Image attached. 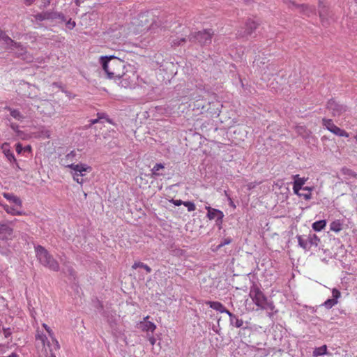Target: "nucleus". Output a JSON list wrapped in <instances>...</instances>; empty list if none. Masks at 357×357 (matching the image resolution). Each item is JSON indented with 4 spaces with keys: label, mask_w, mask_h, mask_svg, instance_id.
Returning a JSON list of instances; mask_svg holds the SVG:
<instances>
[{
    "label": "nucleus",
    "mask_w": 357,
    "mask_h": 357,
    "mask_svg": "<svg viewBox=\"0 0 357 357\" xmlns=\"http://www.w3.org/2000/svg\"><path fill=\"white\" fill-rule=\"evenodd\" d=\"M99 63L107 75V78L114 79L119 77L121 70L125 68L123 61L114 56H101Z\"/></svg>",
    "instance_id": "1"
},
{
    "label": "nucleus",
    "mask_w": 357,
    "mask_h": 357,
    "mask_svg": "<svg viewBox=\"0 0 357 357\" xmlns=\"http://www.w3.org/2000/svg\"><path fill=\"white\" fill-rule=\"evenodd\" d=\"M249 296L259 309L267 311L271 316L275 309V305L271 301L267 298L257 284H253L251 286Z\"/></svg>",
    "instance_id": "2"
},
{
    "label": "nucleus",
    "mask_w": 357,
    "mask_h": 357,
    "mask_svg": "<svg viewBox=\"0 0 357 357\" xmlns=\"http://www.w3.org/2000/svg\"><path fill=\"white\" fill-rule=\"evenodd\" d=\"M40 108H42V109L39 112L47 116H51L54 114L52 104L47 101L42 102L40 106L33 105V103L26 102L20 107L21 112H22V115L24 116L25 120L31 119L33 117L35 109H38Z\"/></svg>",
    "instance_id": "3"
},
{
    "label": "nucleus",
    "mask_w": 357,
    "mask_h": 357,
    "mask_svg": "<svg viewBox=\"0 0 357 357\" xmlns=\"http://www.w3.org/2000/svg\"><path fill=\"white\" fill-rule=\"evenodd\" d=\"M34 249L36 258L41 265L53 271L59 270L58 261L44 247L38 245Z\"/></svg>",
    "instance_id": "4"
},
{
    "label": "nucleus",
    "mask_w": 357,
    "mask_h": 357,
    "mask_svg": "<svg viewBox=\"0 0 357 357\" xmlns=\"http://www.w3.org/2000/svg\"><path fill=\"white\" fill-rule=\"evenodd\" d=\"M123 69L125 71L121 72L119 77L116 79V82L119 81L118 84L122 87H132L135 84L138 75L132 66H125Z\"/></svg>",
    "instance_id": "5"
},
{
    "label": "nucleus",
    "mask_w": 357,
    "mask_h": 357,
    "mask_svg": "<svg viewBox=\"0 0 357 357\" xmlns=\"http://www.w3.org/2000/svg\"><path fill=\"white\" fill-rule=\"evenodd\" d=\"M3 40L6 48L10 52L15 54L18 57H22L23 59H26L24 57L26 54V48L20 43L15 42L9 36H8L3 31L0 29V40Z\"/></svg>",
    "instance_id": "6"
},
{
    "label": "nucleus",
    "mask_w": 357,
    "mask_h": 357,
    "mask_svg": "<svg viewBox=\"0 0 357 357\" xmlns=\"http://www.w3.org/2000/svg\"><path fill=\"white\" fill-rule=\"evenodd\" d=\"M305 182L306 179L305 178H301L298 175H295L293 190L296 195L303 197L305 200H309L311 199L312 188L307 186L303 187Z\"/></svg>",
    "instance_id": "7"
},
{
    "label": "nucleus",
    "mask_w": 357,
    "mask_h": 357,
    "mask_svg": "<svg viewBox=\"0 0 357 357\" xmlns=\"http://www.w3.org/2000/svg\"><path fill=\"white\" fill-rule=\"evenodd\" d=\"M70 169V174L73 178V180L77 183L82 185L84 179L82 177L86 175V173L91 171V167L84 163H78L73 166Z\"/></svg>",
    "instance_id": "8"
},
{
    "label": "nucleus",
    "mask_w": 357,
    "mask_h": 357,
    "mask_svg": "<svg viewBox=\"0 0 357 357\" xmlns=\"http://www.w3.org/2000/svg\"><path fill=\"white\" fill-rule=\"evenodd\" d=\"M297 239L299 246L305 250H310L312 246L317 247L320 241L319 238L316 234L297 236Z\"/></svg>",
    "instance_id": "9"
},
{
    "label": "nucleus",
    "mask_w": 357,
    "mask_h": 357,
    "mask_svg": "<svg viewBox=\"0 0 357 357\" xmlns=\"http://www.w3.org/2000/svg\"><path fill=\"white\" fill-rule=\"evenodd\" d=\"M10 203L12 204L11 206L8 204L2 205V207L7 213L12 215H22L24 214L22 210V202L20 197L15 196Z\"/></svg>",
    "instance_id": "10"
},
{
    "label": "nucleus",
    "mask_w": 357,
    "mask_h": 357,
    "mask_svg": "<svg viewBox=\"0 0 357 357\" xmlns=\"http://www.w3.org/2000/svg\"><path fill=\"white\" fill-rule=\"evenodd\" d=\"M213 32L211 30H204L195 34H191L190 40L197 41L201 45H207L211 43Z\"/></svg>",
    "instance_id": "11"
},
{
    "label": "nucleus",
    "mask_w": 357,
    "mask_h": 357,
    "mask_svg": "<svg viewBox=\"0 0 357 357\" xmlns=\"http://www.w3.org/2000/svg\"><path fill=\"white\" fill-rule=\"evenodd\" d=\"M327 109L333 116H339L346 111V107L336 102L335 100H330L328 102Z\"/></svg>",
    "instance_id": "12"
},
{
    "label": "nucleus",
    "mask_w": 357,
    "mask_h": 357,
    "mask_svg": "<svg viewBox=\"0 0 357 357\" xmlns=\"http://www.w3.org/2000/svg\"><path fill=\"white\" fill-rule=\"evenodd\" d=\"M323 126L332 133L341 137H348L349 135L344 130L336 126L331 119H323Z\"/></svg>",
    "instance_id": "13"
},
{
    "label": "nucleus",
    "mask_w": 357,
    "mask_h": 357,
    "mask_svg": "<svg viewBox=\"0 0 357 357\" xmlns=\"http://www.w3.org/2000/svg\"><path fill=\"white\" fill-rule=\"evenodd\" d=\"M78 153L75 151H71L70 153H67L64 157L61 158L60 160V164L65 167L71 169L73 166L76 164L74 163L75 160H77Z\"/></svg>",
    "instance_id": "14"
},
{
    "label": "nucleus",
    "mask_w": 357,
    "mask_h": 357,
    "mask_svg": "<svg viewBox=\"0 0 357 357\" xmlns=\"http://www.w3.org/2000/svg\"><path fill=\"white\" fill-rule=\"evenodd\" d=\"M13 229L8 224L0 223V240L8 241L13 238Z\"/></svg>",
    "instance_id": "15"
},
{
    "label": "nucleus",
    "mask_w": 357,
    "mask_h": 357,
    "mask_svg": "<svg viewBox=\"0 0 357 357\" xmlns=\"http://www.w3.org/2000/svg\"><path fill=\"white\" fill-rule=\"evenodd\" d=\"M332 296L333 298H328L323 303V305L327 309L332 308L337 303V300L340 297L341 293L338 289L334 288L332 289Z\"/></svg>",
    "instance_id": "16"
},
{
    "label": "nucleus",
    "mask_w": 357,
    "mask_h": 357,
    "mask_svg": "<svg viewBox=\"0 0 357 357\" xmlns=\"http://www.w3.org/2000/svg\"><path fill=\"white\" fill-rule=\"evenodd\" d=\"M206 209L208 211L207 218L209 220H213V219L216 218L217 219L216 221L218 222H220V223L222 222V219L224 218V214L221 211L213 208L211 206H206Z\"/></svg>",
    "instance_id": "17"
},
{
    "label": "nucleus",
    "mask_w": 357,
    "mask_h": 357,
    "mask_svg": "<svg viewBox=\"0 0 357 357\" xmlns=\"http://www.w3.org/2000/svg\"><path fill=\"white\" fill-rule=\"evenodd\" d=\"M149 318V316L144 317L143 321L137 324V328L143 331L153 333L155 331L156 326L153 322L149 321L148 320Z\"/></svg>",
    "instance_id": "18"
},
{
    "label": "nucleus",
    "mask_w": 357,
    "mask_h": 357,
    "mask_svg": "<svg viewBox=\"0 0 357 357\" xmlns=\"http://www.w3.org/2000/svg\"><path fill=\"white\" fill-rule=\"evenodd\" d=\"M206 304L209 305V307L213 310L221 313H226L229 317L234 319V314L227 310L221 303L218 301H207L206 302Z\"/></svg>",
    "instance_id": "19"
},
{
    "label": "nucleus",
    "mask_w": 357,
    "mask_h": 357,
    "mask_svg": "<svg viewBox=\"0 0 357 357\" xmlns=\"http://www.w3.org/2000/svg\"><path fill=\"white\" fill-rule=\"evenodd\" d=\"M4 109H6L10 112V116L13 119H15L17 121H20V122H22L25 120L24 116L22 115V112H21V109H17V108H13L10 106H6L4 107Z\"/></svg>",
    "instance_id": "20"
},
{
    "label": "nucleus",
    "mask_w": 357,
    "mask_h": 357,
    "mask_svg": "<svg viewBox=\"0 0 357 357\" xmlns=\"http://www.w3.org/2000/svg\"><path fill=\"white\" fill-rule=\"evenodd\" d=\"M1 149L3 153H4L5 156L7 158V159L10 162H15L16 159L13 155V153L10 150V146L8 143H3L1 146Z\"/></svg>",
    "instance_id": "21"
},
{
    "label": "nucleus",
    "mask_w": 357,
    "mask_h": 357,
    "mask_svg": "<svg viewBox=\"0 0 357 357\" xmlns=\"http://www.w3.org/2000/svg\"><path fill=\"white\" fill-rule=\"evenodd\" d=\"M343 228V222L340 220H335L330 225V229L335 233L340 232Z\"/></svg>",
    "instance_id": "22"
},
{
    "label": "nucleus",
    "mask_w": 357,
    "mask_h": 357,
    "mask_svg": "<svg viewBox=\"0 0 357 357\" xmlns=\"http://www.w3.org/2000/svg\"><path fill=\"white\" fill-rule=\"evenodd\" d=\"M165 166L162 163H157L154 167L151 169V177H155L158 176L162 175V173L160 172V170L163 169Z\"/></svg>",
    "instance_id": "23"
},
{
    "label": "nucleus",
    "mask_w": 357,
    "mask_h": 357,
    "mask_svg": "<svg viewBox=\"0 0 357 357\" xmlns=\"http://www.w3.org/2000/svg\"><path fill=\"white\" fill-rule=\"evenodd\" d=\"M66 21V18L62 13L53 11L52 22L62 23Z\"/></svg>",
    "instance_id": "24"
},
{
    "label": "nucleus",
    "mask_w": 357,
    "mask_h": 357,
    "mask_svg": "<svg viewBox=\"0 0 357 357\" xmlns=\"http://www.w3.org/2000/svg\"><path fill=\"white\" fill-rule=\"evenodd\" d=\"M54 344H51L48 342L47 346L50 349V356H47L46 357H56L55 354H54V351H58L60 348V345L59 344V342L56 340H54Z\"/></svg>",
    "instance_id": "25"
},
{
    "label": "nucleus",
    "mask_w": 357,
    "mask_h": 357,
    "mask_svg": "<svg viewBox=\"0 0 357 357\" xmlns=\"http://www.w3.org/2000/svg\"><path fill=\"white\" fill-rule=\"evenodd\" d=\"M326 225V221L325 220H321L319 221L314 222L312 227L316 231H321Z\"/></svg>",
    "instance_id": "26"
},
{
    "label": "nucleus",
    "mask_w": 357,
    "mask_h": 357,
    "mask_svg": "<svg viewBox=\"0 0 357 357\" xmlns=\"http://www.w3.org/2000/svg\"><path fill=\"white\" fill-rule=\"evenodd\" d=\"M325 354H327V347L326 345H323L320 347L315 348L313 351L312 356L314 357H318Z\"/></svg>",
    "instance_id": "27"
},
{
    "label": "nucleus",
    "mask_w": 357,
    "mask_h": 357,
    "mask_svg": "<svg viewBox=\"0 0 357 357\" xmlns=\"http://www.w3.org/2000/svg\"><path fill=\"white\" fill-rule=\"evenodd\" d=\"M32 17L33 18H32L31 21L33 22H36V23H38V24H39L40 22H43V21L45 20V13L44 12L38 13H36L35 15H33Z\"/></svg>",
    "instance_id": "28"
},
{
    "label": "nucleus",
    "mask_w": 357,
    "mask_h": 357,
    "mask_svg": "<svg viewBox=\"0 0 357 357\" xmlns=\"http://www.w3.org/2000/svg\"><path fill=\"white\" fill-rule=\"evenodd\" d=\"M256 28H257L256 22L252 20H249L246 23L245 33L250 34L252 32V31L255 30Z\"/></svg>",
    "instance_id": "29"
},
{
    "label": "nucleus",
    "mask_w": 357,
    "mask_h": 357,
    "mask_svg": "<svg viewBox=\"0 0 357 357\" xmlns=\"http://www.w3.org/2000/svg\"><path fill=\"white\" fill-rule=\"evenodd\" d=\"M132 268L136 269L137 268H144L147 273L151 272V268L147 266L146 264L142 263V262H135L132 266Z\"/></svg>",
    "instance_id": "30"
},
{
    "label": "nucleus",
    "mask_w": 357,
    "mask_h": 357,
    "mask_svg": "<svg viewBox=\"0 0 357 357\" xmlns=\"http://www.w3.org/2000/svg\"><path fill=\"white\" fill-rule=\"evenodd\" d=\"M230 324L236 328H240L243 324V321L242 319H238L235 315H234V319L229 317Z\"/></svg>",
    "instance_id": "31"
},
{
    "label": "nucleus",
    "mask_w": 357,
    "mask_h": 357,
    "mask_svg": "<svg viewBox=\"0 0 357 357\" xmlns=\"http://www.w3.org/2000/svg\"><path fill=\"white\" fill-rule=\"evenodd\" d=\"M341 173L345 176H347L348 178L355 177L356 174L354 172H353L351 169H348L347 167H344L341 169Z\"/></svg>",
    "instance_id": "32"
},
{
    "label": "nucleus",
    "mask_w": 357,
    "mask_h": 357,
    "mask_svg": "<svg viewBox=\"0 0 357 357\" xmlns=\"http://www.w3.org/2000/svg\"><path fill=\"white\" fill-rule=\"evenodd\" d=\"M36 339L40 340L42 343V344L45 347V342L47 340V337L45 335L43 334V333H40L39 332H38V333L36 334Z\"/></svg>",
    "instance_id": "33"
},
{
    "label": "nucleus",
    "mask_w": 357,
    "mask_h": 357,
    "mask_svg": "<svg viewBox=\"0 0 357 357\" xmlns=\"http://www.w3.org/2000/svg\"><path fill=\"white\" fill-rule=\"evenodd\" d=\"M10 128L16 133L17 136H20L22 132L20 130V127L17 123H11L10 125Z\"/></svg>",
    "instance_id": "34"
},
{
    "label": "nucleus",
    "mask_w": 357,
    "mask_h": 357,
    "mask_svg": "<svg viewBox=\"0 0 357 357\" xmlns=\"http://www.w3.org/2000/svg\"><path fill=\"white\" fill-rule=\"evenodd\" d=\"M183 205L187 207L189 212L194 211L196 209L195 205L191 202H185Z\"/></svg>",
    "instance_id": "35"
},
{
    "label": "nucleus",
    "mask_w": 357,
    "mask_h": 357,
    "mask_svg": "<svg viewBox=\"0 0 357 357\" xmlns=\"http://www.w3.org/2000/svg\"><path fill=\"white\" fill-rule=\"evenodd\" d=\"M43 326L44 327L45 331L48 333L50 337L52 338V344H54V340H56V339L54 337V333H53L52 329L45 324H43Z\"/></svg>",
    "instance_id": "36"
},
{
    "label": "nucleus",
    "mask_w": 357,
    "mask_h": 357,
    "mask_svg": "<svg viewBox=\"0 0 357 357\" xmlns=\"http://www.w3.org/2000/svg\"><path fill=\"white\" fill-rule=\"evenodd\" d=\"M66 25L68 29L72 30L76 26V23L75 21H73L71 19H70L68 21H66Z\"/></svg>",
    "instance_id": "37"
},
{
    "label": "nucleus",
    "mask_w": 357,
    "mask_h": 357,
    "mask_svg": "<svg viewBox=\"0 0 357 357\" xmlns=\"http://www.w3.org/2000/svg\"><path fill=\"white\" fill-rule=\"evenodd\" d=\"M151 14L150 12H147L146 13H142L139 15V20L141 22H147V17L149 16Z\"/></svg>",
    "instance_id": "38"
},
{
    "label": "nucleus",
    "mask_w": 357,
    "mask_h": 357,
    "mask_svg": "<svg viewBox=\"0 0 357 357\" xmlns=\"http://www.w3.org/2000/svg\"><path fill=\"white\" fill-rule=\"evenodd\" d=\"M44 13L45 20L52 22L53 11H45Z\"/></svg>",
    "instance_id": "39"
},
{
    "label": "nucleus",
    "mask_w": 357,
    "mask_h": 357,
    "mask_svg": "<svg viewBox=\"0 0 357 357\" xmlns=\"http://www.w3.org/2000/svg\"><path fill=\"white\" fill-rule=\"evenodd\" d=\"M231 242V238H225V239H224V241H222V242L218 245V248H222V247L225 246V245H228V244H229Z\"/></svg>",
    "instance_id": "40"
},
{
    "label": "nucleus",
    "mask_w": 357,
    "mask_h": 357,
    "mask_svg": "<svg viewBox=\"0 0 357 357\" xmlns=\"http://www.w3.org/2000/svg\"><path fill=\"white\" fill-rule=\"evenodd\" d=\"M3 196L10 202L15 195L12 193L4 192Z\"/></svg>",
    "instance_id": "41"
},
{
    "label": "nucleus",
    "mask_w": 357,
    "mask_h": 357,
    "mask_svg": "<svg viewBox=\"0 0 357 357\" xmlns=\"http://www.w3.org/2000/svg\"><path fill=\"white\" fill-rule=\"evenodd\" d=\"M259 183L257 182H250L246 185L247 189L250 190L253 188H255L257 185H259Z\"/></svg>",
    "instance_id": "42"
},
{
    "label": "nucleus",
    "mask_w": 357,
    "mask_h": 357,
    "mask_svg": "<svg viewBox=\"0 0 357 357\" xmlns=\"http://www.w3.org/2000/svg\"><path fill=\"white\" fill-rule=\"evenodd\" d=\"M319 7V16L321 19H323L324 17V6H321V4L320 3Z\"/></svg>",
    "instance_id": "43"
},
{
    "label": "nucleus",
    "mask_w": 357,
    "mask_h": 357,
    "mask_svg": "<svg viewBox=\"0 0 357 357\" xmlns=\"http://www.w3.org/2000/svg\"><path fill=\"white\" fill-rule=\"evenodd\" d=\"M64 271L65 273H68L70 275H74V270L70 266H66V269Z\"/></svg>",
    "instance_id": "44"
},
{
    "label": "nucleus",
    "mask_w": 357,
    "mask_h": 357,
    "mask_svg": "<svg viewBox=\"0 0 357 357\" xmlns=\"http://www.w3.org/2000/svg\"><path fill=\"white\" fill-rule=\"evenodd\" d=\"M3 335L5 336V337H8L11 335V331L9 328H3Z\"/></svg>",
    "instance_id": "45"
},
{
    "label": "nucleus",
    "mask_w": 357,
    "mask_h": 357,
    "mask_svg": "<svg viewBox=\"0 0 357 357\" xmlns=\"http://www.w3.org/2000/svg\"><path fill=\"white\" fill-rule=\"evenodd\" d=\"M33 1H34V0H25V3L29 6V5H31ZM50 3V0H45V2L44 3V6H46Z\"/></svg>",
    "instance_id": "46"
},
{
    "label": "nucleus",
    "mask_w": 357,
    "mask_h": 357,
    "mask_svg": "<svg viewBox=\"0 0 357 357\" xmlns=\"http://www.w3.org/2000/svg\"><path fill=\"white\" fill-rule=\"evenodd\" d=\"M23 150H24V148L22 147V146L20 144H17L16 145V151L17 152V153H21Z\"/></svg>",
    "instance_id": "47"
},
{
    "label": "nucleus",
    "mask_w": 357,
    "mask_h": 357,
    "mask_svg": "<svg viewBox=\"0 0 357 357\" xmlns=\"http://www.w3.org/2000/svg\"><path fill=\"white\" fill-rule=\"evenodd\" d=\"M172 202L173 204L175 205V206H181L182 204H183V201L180 200V199H176V200H172Z\"/></svg>",
    "instance_id": "48"
},
{
    "label": "nucleus",
    "mask_w": 357,
    "mask_h": 357,
    "mask_svg": "<svg viewBox=\"0 0 357 357\" xmlns=\"http://www.w3.org/2000/svg\"><path fill=\"white\" fill-rule=\"evenodd\" d=\"M228 200H229V204L231 207H232L234 209L236 208V204H234V202H233V200L231 199V198L230 197H228Z\"/></svg>",
    "instance_id": "49"
},
{
    "label": "nucleus",
    "mask_w": 357,
    "mask_h": 357,
    "mask_svg": "<svg viewBox=\"0 0 357 357\" xmlns=\"http://www.w3.org/2000/svg\"><path fill=\"white\" fill-rule=\"evenodd\" d=\"M185 41V38H181L179 41H176L175 40H174L172 41V43L174 45H180L181 44L182 42H184Z\"/></svg>",
    "instance_id": "50"
},
{
    "label": "nucleus",
    "mask_w": 357,
    "mask_h": 357,
    "mask_svg": "<svg viewBox=\"0 0 357 357\" xmlns=\"http://www.w3.org/2000/svg\"><path fill=\"white\" fill-rule=\"evenodd\" d=\"M149 341L151 345H154L155 342V339L153 336H151L149 337Z\"/></svg>",
    "instance_id": "51"
},
{
    "label": "nucleus",
    "mask_w": 357,
    "mask_h": 357,
    "mask_svg": "<svg viewBox=\"0 0 357 357\" xmlns=\"http://www.w3.org/2000/svg\"><path fill=\"white\" fill-rule=\"evenodd\" d=\"M301 7H302L303 8H306L309 9V10L310 11V13H313V12H314V8L308 7V6H303V5H302V6H301Z\"/></svg>",
    "instance_id": "52"
},
{
    "label": "nucleus",
    "mask_w": 357,
    "mask_h": 357,
    "mask_svg": "<svg viewBox=\"0 0 357 357\" xmlns=\"http://www.w3.org/2000/svg\"><path fill=\"white\" fill-rule=\"evenodd\" d=\"M98 122V119L91 120V125L96 124Z\"/></svg>",
    "instance_id": "53"
},
{
    "label": "nucleus",
    "mask_w": 357,
    "mask_h": 357,
    "mask_svg": "<svg viewBox=\"0 0 357 357\" xmlns=\"http://www.w3.org/2000/svg\"><path fill=\"white\" fill-rule=\"evenodd\" d=\"M15 167L17 169H20L19 165L15 162Z\"/></svg>",
    "instance_id": "54"
},
{
    "label": "nucleus",
    "mask_w": 357,
    "mask_h": 357,
    "mask_svg": "<svg viewBox=\"0 0 357 357\" xmlns=\"http://www.w3.org/2000/svg\"><path fill=\"white\" fill-rule=\"evenodd\" d=\"M5 119L10 121V119H9V117L8 116H5Z\"/></svg>",
    "instance_id": "55"
},
{
    "label": "nucleus",
    "mask_w": 357,
    "mask_h": 357,
    "mask_svg": "<svg viewBox=\"0 0 357 357\" xmlns=\"http://www.w3.org/2000/svg\"><path fill=\"white\" fill-rule=\"evenodd\" d=\"M289 2L292 4L293 6H296L294 2H291V1Z\"/></svg>",
    "instance_id": "56"
},
{
    "label": "nucleus",
    "mask_w": 357,
    "mask_h": 357,
    "mask_svg": "<svg viewBox=\"0 0 357 357\" xmlns=\"http://www.w3.org/2000/svg\"><path fill=\"white\" fill-rule=\"evenodd\" d=\"M24 150H30V147L29 146H27L24 149Z\"/></svg>",
    "instance_id": "57"
},
{
    "label": "nucleus",
    "mask_w": 357,
    "mask_h": 357,
    "mask_svg": "<svg viewBox=\"0 0 357 357\" xmlns=\"http://www.w3.org/2000/svg\"><path fill=\"white\" fill-rule=\"evenodd\" d=\"M0 252H2L3 254H6V252L3 251V250H0Z\"/></svg>",
    "instance_id": "58"
},
{
    "label": "nucleus",
    "mask_w": 357,
    "mask_h": 357,
    "mask_svg": "<svg viewBox=\"0 0 357 357\" xmlns=\"http://www.w3.org/2000/svg\"><path fill=\"white\" fill-rule=\"evenodd\" d=\"M2 205H4V204H1V203L0 202V206H2Z\"/></svg>",
    "instance_id": "59"
},
{
    "label": "nucleus",
    "mask_w": 357,
    "mask_h": 357,
    "mask_svg": "<svg viewBox=\"0 0 357 357\" xmlns=\"http://www.w3.org/2000/svg\"><path fill=\"white\" fill-rule=\"evenodd\" d=\"M356 140H357V135L356 136Z\"/></svg>",
    "instance_id": "60"
}]
</instances>
